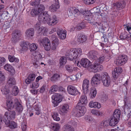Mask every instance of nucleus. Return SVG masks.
I'll use <instances>...</instances> for the list:
<instances>
[{"mask_svg": "<svg viewBox=\"0 0 131 131\" xmlns=\"http://www.w3.org/2000/svg\"><path fill=\"white\" fill-rule=\"evenodd\" d=\"M58 90L60 91L62 93V95H64L66 94V91L64 88L61 86H60L58 87Z\"/></svg>", "mask_w": 131, "mask_h": 131, "instance_id": "46", "label": "nucleus"}, {"mask_svg": "<svg viewBox=\"0 0 131 131\" xmlns=\"http://www.w3.org/2000/svg\"><path fill=\"white\" fill-rule=\"evenodd\" d=\"M121 115V112L120 110L118 109H117L115 110L114 112L113 116L115 118H117L119 119L120 116Z\"/></svg>", "mask_w": 131, "mask_h": 131, "instance_id": "35", "label": "nucleus"}, {"mask_svg": "<svg viewBox=\"0 0 131 131\" xmlns=\"http://www.w3.org/2000/svg\"><path fill=\"white\" fill-rule=\"evenodd\" d=\"M16 112L14 111H8L6 112L5 114L4 117L6 119L10 120L11 119H14L15 118Z\"/></svg>", "mask_w": 131, "mask_h": 131, "instance_id": "14", "label": "nucleus"}, {"mask_svg": "<svg viewBox=\"0 0 131 131\" xmlns=\"http://www.w3.org/2000/svg\"><path fill=\"white\" fill-rule=\"evenodd\" d=\"M42 30V32H41V34H42L43 35H46V34L47 33L48 29L47 28L44 27H43Z\"/></svg>", "mask_w": 131, "mask_h": 131, "instance_id": "61", "label": "nucleus"}, {"mask_svg": "<svg viewBox=\"0 0 131 131\" xmlns=\"http://www.w3.org/2000/svg\"><path fill=\"white\" fill-rule=\"evenodd\" d=\"M108 123L107 121H105L102 122L100 125L102 126L105 127L108 126Z\"/></svg>", "mask_w": 131, "mask_h": 131, "instance_id": "58", "label": "nucleus"}, {"mask_svg": "<svg viewBox=\"0 0 131 131\" xmlns=\"http://www.w3.org/2000/svg\"><path fill=\"white\" fill-rule=\"evenodd\" d=\"M127 60V58L126 56L120 55L117 58L115 62L117 65H122L125 64Z\"/></svg>", "mask_w": 131, "mask_h": 131, "instance_id": "11", "label": "nucleus"}, {"mask_svg": "<svg viewBox=\"0 0 131 131\" xmlns=\"http://www.w3.org/2000/svg\"><path fill=\"white\" fill-rule=\"evenodd\" d=\"M91 113L94 116H101L103 114V113L101 111H99L93 109L91 111Z\"/></svg>", "mask_w": 131, "mask_h": 131, "instance_id": "31", "label": "nucleus"}, {"mask_svg": "<svg viewBox=\"0 0 131 131\" xmlns=\"http://www.w3.org/2000/svg\"><path fill=\"white\" fill-rule=\"evenodd\" d=\"M98 54L97 52L95 51H92L89 52L88 57L91 59L96 60L97 58V56Z\"/></svg>", "mask_w": 131, "mask_h": 131, "instance_id": "22", "label": "nucleus"}, {"mask_svg": "<svg viewBox=\"0 0 131 131\" xmlns=\"http://www.w3.org/2000/svg\"><path fill=\"white\" fill-rule=\"evenodd\" d=\"M21 36L20 32L18 30H15L12 34V41L13 43H16L19 40V38Z\"/></svg>", "mask_w": 131, "mask_h": 131, "instance_id": "15", "label": "nucleus"}, {"mask_svg": "<svg viewBox=\"0 0 131 131\" xmlns=\"http://www.w3.org/2000/svg\"><path fill=\"white\" fill-rule=\"evenodd\" d=\"M95 1V0H83V2L87 5L93 4L94 3Z\"/></svg>", "mask_w": 131, "mask_h": 131, "instance_id": "52", "label": "nucleus"}, {"mask_svg": "<svg viewBox=\"0 0 131 131\" xmlns=\"http://www.w3.org/2000/svg\"><path fill=\"white\" fill-rule=\"evenodd\" d=\"M28 78L30 79L31 81L34 80L36 77L35 74H30L28 77Z\"/></svg>", "mask_w": 131, "mask_h": 131, "instance_id": "59", "label": "nucleus"}, {"mask_svg": "<svg viewBox=\"0 0 131 131\" xmlns=\"http://www.w3.org/2000/svg\"><path fill=\"white\" fill-rule=\"evenodd\" d=\"M66 69L69 72H71L73 71V66L69 64L66 65L65 66Z\"/></svg>", "mask_w": 131, "mask_h": 131, "instance_id": "43", "label": "nucleus"}, {"mask_svg": "<svg viewBox=\"0 0 131 131\" xmlns=\"http://www.w3.org/2000/svg\"><path fill=\"white\" fill-rule=\"evenodd\" d=\"M76 10L78 11L77 9L76 8H75L70 7L68 8V11L69 12L70 15L72 16V15L73 12L74 10H75V11H76Z\"/></svg>", "mask_w": 131, "mask_h": 131, "instance_id": "51", "label": "nucleus"}, {"mask_svg": "<svg viewBox=\"0 0 131 131\" xmlns=\"http://www.w3.org/2000/svg\"><path fill=\"white\" fill-rule=\"evenodd\" d=\"M30 43L27 41H22L20 43V46L21 48V50H20V52L25 51L28 50L29 47Z\"/></svg>", "mask_w": 131, "mask_h": 131, "instance_id": "16", "label": "nucleus"}, {"mask_svg": "<svg viewBox=\"0 0 131 131\" xmlns=\"http://www.w3.org/2000/svg\"><path fill=\"white\" fill-rule=\"evenodd\" d=\"M46 88V85L45 84L43 85L41 88L39 90V92L40 93H42L45 91Z\"/></svg>", "mask_w": 131, "mask_h": 131, "instance_id": "60", "label": "nucleus"}, {"mask_svg": "<svg viewBox=\"0 0 131 131\" xmlns=\"http://www.w3.org/2000/svg\"><path fill=\"white\" fill-rule=\"evenodd\" d=\"M131 35L127 32H124L121 34L120 38L121 40H123L126 39H128Z\"/></svg>", "mask_w": 131, "mask_h": 131, "instance_id": "30", "label": "nucleus"}, {"mask_svg": "<svg viewBox=\"0 0 131 131\" xmlns=\"http://www.w3.org/2000/svg\"><path fill=\"white\" fill-rule=\"evenodd\" d=\"M69 107V106L67 104H65L60 106L59 107V114L62 115L65 114L68 111Z\"/></svg>", "mask_w": 131, "mask_h": 131, "instance_id": "18", "label": "nucleus"}, {"mask_svg": "<svg viewBox=\"0 0 131 131\" xmlns=\"http://www.w3.org/2000/svg\"><path fill=\"white\" fill-rule=\"evenodd\" d=\"M97 91L96 89L95 88H92L90 90V98L93 99L94 98L96 94Z\"/></svg>", "mask_w": 131, "mask_h": 131, "instance_id": "28", "label": "nucleus"}, {"mask_svg": "<svg viewBox=\"0 0 131 131\" xmlns=\"http://www.w3.org/2000/svg\"><path fill=\"white\" fill-rule=\"evenodd\" d=\"M9 89L7 86H3L1 89V91L2 94L5 95H7L8 93Z\"/></svg>", "mask_w": 131, "mask_h": 131, "instance_id": "33", "label": "nucleus"}, {"mask_svg": "<svg viewBox=\"0 0 131 131\" xmlns=\"http://www.w3.org/2000/svg\"><path fill=\"white\" fill-rule=\"evenodd\" d=\"M77 66L79 67H81L82 66L83 67L85 68H88L89 69V67L91 65V63L90 61L86 58L82 59L80 62L77 61Z\"/></svg>", "mask_w": 131, "mask_h": 131, "instance_id": "9", "label": "nucleus"}, {"mask_svg": "<svg viewBox=\"0 0 131 131\" xmlns=\"http://www.w3.org/2000/svg\"><path fill=\"white\" fill-rule=\"evenodd\" d=\"M77 40L79 42L83 43L86 41V37L83 34H79L77 37Z\"/></svg>", "mask_w": 131, "mask_h": 131, "instance_id": "25", "label": "nucleus"}, {"mask_svg": "<svg viewBox=\"0 0 131 131\" xmlns=\"http://www.w3.org/2000/svg\"><path fill=\"white\" fill-rule=\"evenodd\" d=\"M38 20L40 22H42L44 24L47 23L49 25L54 26L59 21L56 15H53L51 18L47 12L41 14L38 17Z\"/></svg>", "mask_w": 131, "mask_h": 131, "instance_id": "2", "label": "nucleus"}, {"mask_svg": "<svg viewBox=\"0 0 131 131\" xmlns=\"http://www.w3.org/2000/svg\"><path fill=\"white\" fill-rule=\"evenodd\" d=\"M59 7L60 6L52 4L49 7V9L51 12H54L56 11Z\"/></svg>", "mask_w": 131, "mask_h": 131, "instance_id": "34", "label": "nucleus"}, {"mask_svg": "<svg viewBox=\"0 0 131 131\" xmlns=\"http://www.w3.org/2000/svg\"><path fill=\"white\" fill-rule=\"evenodd\" d=\"M32 58V63L36 67L39 66L43 58L41 53L37 51L33 53Z\"/></svg>", "mask_w": 131, "mask_h": 131, "instance_id": "5", "label": "nucleus"}, {"mask_svg": "<svg viewBox=\"0 0 131 131\" xmlns=\"http://www.w3.org/2000/svg\"><path fill=\"white\" fill-rule=\"evenodd\" d=\"M12 94L14 96L16 95L19 92L17 86H15L13 88L12 90Z\"/></svg>", "mask_w": 131, "mask_h": 131, "instance_id": "40", "label": "nucleus"}, {"mask_svg": "<svg viewBox=\"0 0 131 131\" xmlns=\"http://www.w3.org/2000/svg\"><path fill=\"white\" fill-rule=\"evenodd\" d=\"M8 59L9 61L11 62H13L15 61L18 62L19 61V60L17 58H15V57L9 55L8 57Z\"/></svg>", "mask_w": 131, "mask_h": 131, "instance_id": "39", "label": "nucleus"}, {"mask_svg": "<svg viewBox=\"0 0 131 131\" xmlns=\"http://www.w3.org/2000/svg\"><path fill=\"white\" fill-rule=\"evenodd\" d=\"M58 88V87L57 85H53L51 87L50 90L49 91V92L50 94L53 93L57 91Z\"/></svg>", "mask_w": 131, "mask_h": 131, "instance_id": "36", "label": "nucleus"}, {"mask_svg": "<svg viewBox=\"0 0 131 131\" xmlns=\"http://www.w3.org/2000/svg\"><path fill=\"white\" fill-rule=\"evenodd\" d=\"M90 85L89 81L88 80L85 79L83 80L82 84V89L84 94H87L88 92V89Z\"/></svg>", "mask_w": 131, "mask_h": 131, "instance_id": "17", "label": "nucleus"}, {"mask_svg": "<svg viewBox=\"0 0 131 131\" xmlns=\"http://www.w3.org/2000/svg\"><path fill=\"white\" fill-rule=\"evenodd\" d=\"M62 96L60 94L56 93L54 94L52 96V98L53 100L52 102L54 107L58 106V104L62 101Z\"/></svg>", "mask_w": 131, "mask_h": 131, "instance_id": "8", "label": "nucleus"}, {"mask_svg": "<svg viewBox=\"0 0 131 131\" xmlns=\"http://www.w3.org/2000/svg\"><path fill=\"white\" fill-rule=\"evenodd\" d=\"M6 62V59L4 57H0V67L3 65Z\"/></svg>", "mask_w": 131, "mask_h": 131, "instance_id": "55", "label": "nucleus"}, {"mask_svg": "<svg viewBox=\"0 0 131 131\" xmlns=\"http://www.w3.org/2000/svg\"><path fill=\"white\" fill-rule=\"evenodd\" d=\"M45 8V7L44 5L42 4H41L39 6L38 9L39 13L38 17L41 14L45 12H44L43 13H42V12L44 10Z\"/></svg>", "mask_w": 131, "mask_h": 131, "instance_id": "41", "label": "nucleus"}, {"mask_svg": "<svg viewBox=\"0 0 131 131\" xmlns=\"http://www.w3.org/2000/svg\"><path fill=\"white\" fill-rule=\"evenodd\" d=\"M7 83L9 86L15 85L16 81L14 78L12 77H9Z\"/></svg>", "mask_w": 131, "mask_h": 131, "instance_id": "32", "label": "nucleus"}, {"mask_svg": "<svg viewBox=\"0 0 131 131\" xmlns=\"http://www.w3.org/2000/svg\"><path fill=\"white\" fill-rule=\"evenodd\" d=\"M26 36L28 38H30L33 36L34 34V29L30 28L27 29L25 32Z\"/></svg>", "mask_w": 131, "mask_h": 131, "instance_id": "26", "label": "nucleus"}, {"mask_svg": "<svg viewBox=\"0 0 131 131\" xmlns=\"http://www.w3.org/2000/svg\"><path fill=\"white\" fill-rule=\"evenodd\" d=\"M119 119L117 118L112 117L111 118V120L109 122L110 125L112 126H113L117 124L118 122Z\"/></svg>", "mask_w": 131, "mask_h": 131, "instance_id": "27", "label": "nucleus"}, {"mask_svg": "<svg viewBox=\"0 0 131 131\" xmlns=\"http://www.w3.org/2000/svg\"><path fill=\"white\" fill-rule=\"evenodd\" d=\"M39 85L38 82L35 81L32 83L31 85H30V86L32 89L37 88L39 86Z\"/></svg>", "mask_w": 131, "mask_h": 131, "instance_id": "48", "label": "nucleus"}, {"mask_svg": "<svg viewBox=\"0 0 131 131\" xmlns=\"http://www.w3.org/2000/svg\"><path fill=\"white\" fill-rule=\"evenodd\" d=\"M122 72V69L121 67H116L112 71V74L113 77L115 79H117L119 73H120Z\"/></svg>", "mask_w": 131, "mask_h": 131, "instance_id": "21", "label": "nucleus"}, {"mask_svg": "<svg viewBox=\"0 0 131 131\" xmlns=\"http://www.w3.org/2000/svg\"><path fill=\"white\" fill-rule=\"evenodd\" d=\"M114 7L118 9H120L125 7V3L123 2H117L114 4Z\"/></svg>", "mask_w": 131, "mask_h": 131, "instance_id": "24", "label": "nucleus"}, {"mask_svg": "<svg viewBox=\"0 0 131 131\" xmlns=\"http://www.w3.org/2000/svg\"><path fill=\"white\" fill-rule=\"evenodd\" d=\"M52 44L58 46L59 44V40L57 37H54L52 39Z\"/></svg>", "mask_w": 131, "mask_h": 131, "instance_id": "53", "label": "nucleus"}, {"mask_svg": "<svg viewBox=\"0 0 131 131\" xmlns=\"http://www.w3.org/2000/svg\"><path fill=\"white\" fill-rule=\"evenodd\" d=\"M60 128V125L58 123H56L53 124L52 127V129L54 131H58Z\"/></svg>", "mask_w": 131, "mask_h": 131, "instance_id": "47", "label": "nucleus"}, {"mask_svg": "<svg viewBox=\"0 0 131 131\" xmlns=\"http://www.w3.org/2000/svg\"><path fill=\"white\" fill-rule=\"evenodd\" d=\"M89 23L95 25L97 28L99 29H100L101 28L102 24L100 23H97V22H94L93 20L91 21L90 20V22L89 20Z\"/></svg>", "mask_w": 131, "mask_h": 131, "instance_id": "42", "label": "nucleus"}, {"mask_svg": "<svg viewBox=\"0 0 131 131\" xmlns=\"http://www.w3.org/2000/svg\"><path fill=\"white\" fill-rule=\"evenodd\" d=\"M5 79V77L4 73L0 71V81H4Z\"/></svg>", "mask_w": 131, "mask_h": 131, "instance_id": "56", "label": "nucleus"}, {"mask_svg": "<svg viewBox=\"0 0 131 131\" xmlns=\"http://www.w3.org/2000/svg\"><path fill=\"white\" fill-rule=\"evenodd\" d=\"M71 126L67 124L64 126L62 128L63 131H68L70 129Z\"/></svg>", "mask_w": 131, "mask_h": 131, "instance_id": "54", "label": "nucleus"}, {"mask_svg": "<svg viewBox=\"0 0 131 131\" xmlns=\"http://www.w3.org/2000/svg\"><path fill=\"white\" fill-rule=\"evenodd\" d=\"M105 57L104 56H101L97 59V62L99 63L102 64L105 59Z\"/></svg>", "mask_w": 131, "mask_h": 131, "instance_id": "49", "label": "nucleus"}, {"mask_svg": "<svg viewBox=\"0 0 131 131\" xmlns=\"http://www.w3.org/2000/svg\"><path fill=\"white\" fill-rule=\"evenodd\" d=\"M77 10L78 11L76 10V11L74 10L72 13V15H74V16L76 17H78L81 14L80 12L78 9Z\"/></svg>", "mask_w": 131, "mask_h": 131, "instance_id": "57", "label": "nucleus"}, {"mask_svg": "<svg viewBox=\"0 0 131 131\" xmlns=\"http://www.w3.org/2000/svg\"><path fill=\"white\" fill-rule=\"evenodd\" d=\"M67 91L69 94L72 95L76 96L77 95L80 94V92L77 89L72 85L68 86Z\"/></svg>", "mask_w": 131, "mask_h": 131, "instance_id": "10", "label": "nucleus"}, {"mask_svg": "<svg viewBox=\"0 0 131 131\" xmlns=\"http://www.w3.org/2000/svg\"><path fill=\"white\" fill-rule=\"evenodd\" d=\"M89 106L91 108H100L101 107L100 103L97 102H94L93 101H91L89 104Z\"/></svg>", "mask_w": 131, "mask_h": 131, "instance_id": "23", "label": "nucleus"}, {"mask_svg": "<svg viewBox=\"0 0 131 131\" xmlns=\"http://www.w3.org/2000/svg\"><path fill=\"white\" fill-rule=\"evenodd\" d=\"M40 0H36L35 1L31 2L30 4L33 6H38L40 3Z\"/></svg>", "mask_w": 131, "mask_h": 131, "instance_id": "50", "label": "nucleus"}, {"mask_svg": "<svg viewBox=\"0 0 131 131\" xmlns=\"http://www.w3.org/2000/svg\"><path fill=\"white\" fill-rule=\"evenodd\" d=\"M52 116L53 119L56 121H58L60 120L59 114L57 113L54 112L52 114Z\"/></svg>", "mask_w": 131, "mask_h": 131, "instance_id": "37", "label": "nucleus"}, {"mask_svg": "<svg viewBox=\"0 0 131 131\" xmlns=\"http://www.w3.org/2000/svg\"><path fill=\"white\" fill-rule=\"evenodd\" d=\"M57 47V46L52 44V46L51 47L50 49H51L53 50H56Z\"/></svg>", "mask_w": 131, "mask_h": 131, "instance_id": "64", "label": "nucleus"}, {"mask_svg": "<svg viewBox=\"0 0 131 131\" xmlns=\"http://www.w3.org/2000/svg\"><path fill=\"white\" fill-rule=\"evenodd\" d=\"M101 78V76L100 74L96 73L95 74L91 79V83L93 84L95 86H96L99 84Z\"/></svg>", "mask_w": 131, "mask_h": 131, "instance_id": "13", "label": "nucleus"}, {"mask_svg": "<svg viewBox=\"0 0 131 131\" xmlns=\"http://www.w3.org/2000/svg\"><path fill=\"white\" fill-rule=\"evenodd\" d=\"M10 120L6 119L5 118L4 122L7 126L12 129H14L16 127L17 125L16 123L14 121H10Z\"/></svg>", "mask_w": 131, "mask_h": 131, "instance_id": "19", "label": "nucleus"}, {"mask_svg": "<svg viewBox=\"0 0 131 131\" xmlns=\"http://www.w3.org/2000/svg\"><path fill=\"white\" fill-rule=\"evenodd\" d=\"M82 53L80 48H73L68 50L66 53V57L63 56L59 60V63L60 66L64 65L67 62V58L70 60H73L80 57Z\"/></svg>", "mask_w": 131, "mask_h": 131, "instance_id": "1", "label": "nucleus"}, {"mask_svg": "<svg viewBox=\"0 0 131 131\" xmlns=\"http://www.w3.org/2000/svg\"><path fill=\"white\" fill-rule=\"evenodd\" d=\"M89 68L93 72H97L102 70L103 67L102 65L98 63H95L94 64L90 65Z\"/></svg>", "mask_w": 131, "mask_h": 131, "instance_id": "12", "label": "nucleus"}, {"mask_svg": "<svg viewBox=\"0 0 131 131\" xmlns=\"http://www.w3.org/2000/svg\"><path fill=\"white\" fill-rule=\"evenodd\" d=\"M29 49L31 51L35 50L37 48V46L35 43H32L30 45Z\"/></svg>", "mask_w": 131, "mask_h": 131, "instance_id": "44", "label": "nucleus"}, {"mask_svg": "<svg viewBox=\"0 0 131 131\" xmlns=\"http://www.w3.org/2000/svg\"><path fill=\"white\" fill-rule=\"evenodd\" d=\"M5 69L9 71L11 73L14 72V70L13 67L10 65L7 64L4 66Z\"/></svg>", "mask_w": 131, "mask_h": 131, "instance_id": "29", "label": "nucleus"}, {"mask_svg": "<svg viewBox=\"0 0 131 131\" xmlns=\"http://www.w3.org/2000/svg\"><path fill=\"white\" fill-rule=\"evenodd\" d=\"M79 26L80 27L79 29H82L85 27V25L84 23H82L79 24Z\"/></svg>", "mask_w": 131, "mask_h": 131, "instance_id": "63", "label": "nucleus"}, {"mask_svg": "<svg viewBox=\"0 0 131 131\" xmlns=\"http://www.w3.org/2000/svg\"><path fill=\"white\" fill-rule=\"evenodd\" d=\"M67 31L66 30H63L62 29L57 30V33L59 37L62 39H65L66 36Z\"/></svg>", "mask_w": 131, "mask_h": 131, "instance_id": "20", "label": "nucleus"}, {"mask_svg": "<svg viewBox=\"0 0 131 131\" xmlns=\"http://www.w3.org/2000/svg\"><path fill=\"white\" fill-rule=\"evenodd\" d=\"M31 13V15L33 17L39 14L38 9H32Z\"/></svg>", "mask_w": 131, "mask_h": 131, "instance_id": "45", "label": "nucleus"}, {"mask_svg": "<svg viewBox=\"0 0 131 131\" xmlns=\"http://www.w3.org/2000/svg\"><path fill=\"white\" fill-rule=\"evenodd\" d=\"M38 42L40 45L44 47L45 49L47 51H49L51 49L50 42L49 39L46 37H44L38 40Z\"/></svg>", "mask_w": 131, "mask_h": 131, "instance_id": "6", "label": "nucleus"}, {"mask_svg": "<svg viewBox=\"0 0 131 131\" xmlns=\"http://www.w3.org/2000/svg\"><path fill=\"white\" fill-rule=\"evenodd\" d=\"M88 102L86 96L85 95H82L80 97L78 103L76 108L77 110L75 113V115L77 117H80L83 116L86 111V107L82 105H85Z\"/></svg>", "mask_w": 131, "mask_h": 131, "instance_id": "3", "label": "nucleus"}, {"mask_svg": "<svg viewBox=\"0 0 131 131\" xmlns=\"http://www.w3.org/2000/svg\"><path fill=\"white\" fill-rule=\"evenodd\" d=\"M21 128L23 131H25L27 128L26 125L22 124L21 125Z\"/></svg>", "mask_w": 131, "mask_h": 131, "instance_id": "62", "label": "nucleus"}, {"mask_svg": "<svg viewBox=\"0 0 131 131\" xmlns=\"http://www.w3.org/2000/svg\"><path fill=\"white\" fill-rule=\"evenodd\" d=\"M6 103L8 109L15 108L19 114L21 113L22 112L23 109V106L17 99L7 100Z\"/></svg>", "mask_w": 131, "mask_h": 131, "instance_id": "4", "label": "nucleus"}, {"mask_svg": "<svg viewBox=\"0 0 131 131\" xmlns=\"http://www.w3.org/2000/svg\"><path fill=\"white\" fill-rule=\"evenodd\" d=\"M60 77V76L58 74H54L51 78L50 80L52 82H55L58 80Z\"/></svg>", "mask_w": 131, "mask_h": 131, "instance_id": "38", "label": "nucleus"}, {"mask_svg": "<svg viewBox=\"0 0 131 131\" xmlns=\"http://www.w3.org/2000/svg\"><path fill=\"white\" fill-rule=\"evenodd\" d=\"M101 79L104 85L108 87L111 83V79L108 73L106 72L104 73L101 76Z\"/></svg>", "mask_w": 131, "mask_h": 131, "instance_id": "7", "label": "nucleus"}]
</instances>
